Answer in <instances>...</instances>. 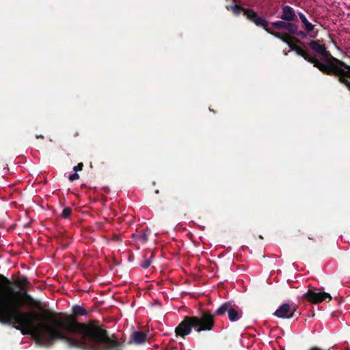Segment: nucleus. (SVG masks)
Here are the masks:
<instances>
[{"mask_svg":"<svg viewBox=\"0 0 350 350\" xmlns=\"http://www.w3.org/2000/svg\"><path fill=\"white\" fill-rule=\"evenodd\" d=\"M0 282L9 292L0 297V323L12 325L24 335L32 334L39 345L51 346L61 341L84 350H111L120 345L98 321L79 322L76 317L87 314L79 305L72 306V315L46 308L28 293L31 283L26 276L13 282L0 274Z\"/></svg>","mask_w":350,"mask_h":350,"instance_id":"f257e3e1","label":"nucleus"},{"mask_svg":"<svg viewBox=\"0 0 350 350\" xmlns=\"http://www.w3.org/2000/svg\"><path fill=\"white\" fill-rule=\"evenodd\" d=\"M325 59L323 62L319 60V64L323 65L321 67L315 66L321 72L327 75H334L338 77V81L344 84L350 91V66L344 62L333 57L326 47L320 53Z\"/></svg>","mask_w":350,"mask_h":350,"instance_id":"f03ea898","label":"nucleus"},{"mask_svg":"<svg viewBox=\"0 0 350 350\" xmlns=\"http://www.w3.org/2000/svg\"><path fill=\"white\" fill-rule=\"evenodd\" d=\"M215 325L214 315L210 310H206L199 317L186 316L175 329L176 336L185 338L193 328L197 332L211 331Z\"/></svg>","mask_w":350,"mask_h":350,"instance_id":"7ed1b4c3","label":"nucleus"},{"mask_svg":"<svg viewBox=\"0 0 350 350\" xmlns=\"http://www.w3.org/2000/svg\"><path fill=\"white\" fill-rule=\"evenodd\" d=\"M245 16L247 19L254 23L256 26L262 27L269 34L272 35V33L275 32V30L269 27V23L253 10H245Z\"/></svg>","mask_w":350,"mask_h":350,"instance_id":"20e7f679","label":"nucleus"},{"mask_svg":"<svg viewBox=\"0 0 350 350\" xmlns=\"http://www.w3.org/2000/svg\"><path fill=\"white\" fill-rule=\"evenodd\" d=\"M297 306L295 304H283L278 309H277L273 314L281 319H291L296 316L297 313L300 315L299 312H297Z\"/></svg>","mask_w":350,"mask_h":350,"instance_id":"39448f33","label":"nucleus"},{"mask_svg":"<svg viewBox=\"0 0 350 350\" xmlns=\"http://www.w3.org/2000/svg\"><path fill=\"white\" fill-rule=\"evenodd\" d=\"M228 314V318L230 321H237L241 317V312L239 313L237 310L232 308L230 302H226L223 304L219 308L215 311L213 314L221 316L224 314L226 312Z\"/></svg>","mask_w":350,"mask_h":350,"instance_id":"423d86ee","label":"nucleus"},{"mask_svg":"<svg viewBox=\"0 0 350 350\" xmlns=\"http://www.w3.org/2000/svg\"><path fill=\"white\" fill-rule=\"evenodd\" d=\"M303 297L313 304L321 303L327 298L329 299V301L332 299L330 294L327 293L316 292L310 289L308 290V291L303 295Z\"/></svg>","mask_w":350,"mask_h":350,"instance_id":"0eeeda50","label":"nucleus"},{"mask_svg":"<svg viewBox=\"0 0 350 350\" xmlns=\"http://www.w3.org/2000/svg\"><path fill=\"white\" fill-rule=\"evenodd\" d=\"M271 27L278 31L285 30L286 32L288 33L290 36L291 33H295L297 32V28L298 26L292 23L291 21H277L271 23Z\"/></svg>","mask_w":350,"mask_h":350,"instance_id":"6e6552de","label":"nucleus"},{"mask_svg":"<svg viewBox=\"0 0 350 350\" xmlns=\"http://www.w3.org/2000/svg\"><path fill=\"white\" fill-rule=\"evenodd\" d=\"M272 36L287 44L289 48L293 51H295L299 46L296 44L301 43V41L299 39L293 37L291 35L290 36L287 33H282V31H275L274 33H272Z\"/></svg>","mask_w":350,"mask_h":350,"instance_id":"1a4fd4ad","label":"nucleus"},{"mask_svg":"<svg viewBox=\"0 0 350 350\" xmlns=\"http://www.w3.org/2000/svg\"><path fill=\"white\" fill-rule=\"evenodd\" d=\"M280 18L286 21H297V17L294 9L289 5L282 6V14Z\"/></svg>","mask_w":350,"mask_h":350,"instance_id":"9d476101","label":"nucleus"},{"mask_svg":"<svg viewBox=\"0 0 350 350\" xmlns=\"http://www.w3.org/2000/svg\"><path fill=\"white\" fill-rule=\"evenodd\" d=\"M295 52L304 58L305 60L313 64L314 66H320L323 65L319 64V59L315 56H311L308 53L300 46H298Z\"/></svg>","mask_w":350,"mask_h":350,"instance_id":"9b49d317","label":"nucleus"},{"mask_svg":"<svg viewBox=\"0 0 350 350\" xmlns=\"http://www.w3.org/2000/svg\"><path fill=\"white\" fill-rule=\"evenodd\" d=\"M147 334L143 332L136 331L132 334V339L135 344L140 345L146 342Z\"/></svg>","mask_w":350,"mask_h":350,"instance_id":"f8f14e48","label":"nucleus"},{"mask_svg":"<svg viewBox=\"0 0 350 350\" xmlns=\"http://www.w3.org/2000/svg\"><path fill=\"white\" fill-rule=\"evenodd\" d=\"M308 45L312 51L319 54L325 48V44H320L319 40H312L308 43Z\"/></svg>","mask_w":350,"mask_h":350,"instance_id":"ddd939ff","label":"nucleus"},{"mask_svg":"<svg viewBox=\"0 0 350 350\" xmlns=\"http://www.w3.org/2000/svg\"><path fill=\"white\" fill-rule=\"evenodd\" d=\"M148 233L144 232L142 233H134L132 237L134 241L141 244H144L148 241Z\"/></svg>","mask_w":350,"mask_h":350,"instance_id":"4468645a","label":"nucleus"},{"mask_svg":"<svg viewBox=\"0 0 350 350\" xmlns=\"http://www.w3.org/2000/svg\"><path fill=\"white\" fill-rule=\"evenodd\" d=\"M226 9L228 10L232 11L236 16H239L241 12H243V15L245 16V10H247V8H244L237 4L227 5Z\"/></svg>","mask_w":350,"mask_h":350,"instance_id":"2eb2a0df","label":"nucleus"},{"mask_svg":"<svg viewBox=\"0 0 350 350\" xmlns=\"http://www.w3.org/2000/svg\"><path fill=\"white\" fill-rule=\"evenodd\" d=\"M299 16L300 20L304 25L306 31L307 32L312 31L314 29V25L308 21L306 16L303 13L299 12Z\"/></svg>","mask_w":350,"mask_h":350,"instance_id":"dca6fc26","label":"nucleus"},{"mask_svg":"<svg viewBox=\"0 0 350 350\" xmlns=\"http://www.w3.org/2000/svg\"><path fill=\"white\" fill-rule=\"evenodd\" d=\"M153 257H154V253L151 252L149 258H147V259L144 260V262L142 263V267L144 269H148L150 266V265L152 263V260L151 259Z\"/></svg>","mask_w":350,"mask_h":350,"instance_id":"f3484780","label":"nucleus"},{"mask_svg":"<svg viewBox=\"0 0 350 350\" xmlns=\"http://www.w3.org/2000/svg\"><path fill=\"white\" fill-rule=\"evenodd\" d=\"M72 213V208L70 207H66L63 209L61 217L64 219H68L70 217Z\"/></svg>","mask_w":350,"mask_h":350,"instance_id":"a211bd4d","label":"nucleus"},{"mask_svg":"<svg viewBox=\"0 0 350 350\" xmlns=\"http://www.w3.org/2000/svg\"><path fill=\"white\" fill-rule=\"evenodd\" d=\"M79 178V175L77 174V172L70 174L68 176V180L71 182L78 180Z\"/></svg>","mask_w":350,"mask_h":350,"instance_id":"6ab92c4d","label":"nucleus"},{"mask_svg":"<svg viewBox=\"0 0 350 350\" xmlns=\"http://www.w3.org/2000/svg\"><path fill=\"white\" fill-rule=\"evenodd\" d=\"M292 35H296V36H298L302 38H304L306 37V33L303 31H298V28H297V32L295 33H291V36Z\"/></svg>","mask_w":350,"mask_h":350,"instance_id":"aec40b11","label":"nucleus"},{"mask_svg":"<svg viewBox=\"0 0 350 350\" xmlns=\"http://www.w3.org/2000/svg\"><path fill=\"white\" fill-rule=\"evenodd\" d=\"M83 163H78L77 165H75L73 167V170L75 172H77L79 171H81L83 170Z\"/></svg>","mask_w":350,"mask_h":350,"instance_id":"412c9836","label":"nucleus"},{"mask_svg":"<svg viewBox=\"0 0 350 350\" xmlns=\"http://www.w3.org/2000/svg\"><path fill=\"white\" fill-rule=\"evenodd\" d=\"M113 240L115 241H121L120 237L118 235H117V234L113 235Z\"/></svg>","mask_w":350,"mask_h":350,"instance_id":"4be33fe9","label":"nucleus"},{"mask_svg":"<svg viewBox=\"0 0 350 350\" xmlns=\"http://www.w3.org/2000/svg\"><path fill=\"white\" fill-rule=\"evenodd\" d=\"M36 138H42V139H43V138H44V136H43L42 135H36Z\"/></svg>","mask_w":350,"mask_h":350,"instance_id":"5701e85b","label":"nucleus"},{"mask_svg":"<svg viewBox=\"0 0 350 350\" xmlns=\"http://www.w3.org/2000/svg\"><path fill=\"white\" fill-rule=\"evenodd\" d=\"M308 239H310V240L313 239V238L312 237H310V236H308Z\"/></svg>","mask_w":350,"mask_h":350,"instance_id":"b1692460","label":"nucleus"},{"mask_svg":"<svg viewBox=\"0 0 350 350\" xmlns=\"http://www.w3.org/2000/svg\"><path fill=\"white\" fill-rule=\"evenodd\" d=\"M155 193H159V190H156V191H155Z\"/></svg>","mask_w":350,"mask_h":350,"instance_id":"393cba45","label":"nucleus"},{"mask_svg":"<svg viewBox=\"0 0 350 350\" xmlns=\"http://www.w3.org/2000/svg\"><path fill=\"white\" fill-rule=\"evenodd\" d=\"M234 1H236V0H233Z\"/></svg>","mask_w":350,"mask_h":350,"instance_id":"a878e982","label":"nucleus"}]
</instances>
